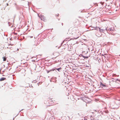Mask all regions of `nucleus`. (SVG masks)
Listing matches in <instances>:
<instances>
[{"label":"nucleus","mask_w":120,"mask_h":120,"mask_svg":"<svg viewBox=\"0 0 120 120\" xmlns=\"http://www.w3.org/2000/svg\"><path fill=\"white\" fill-rule=\"evenodd\" d=\"M39 17L41 18V19L42 20L44 21H46V19L45 17L43 14H41Z\"/></svg>","instance_id":"obj_1"},{"label":"nucleus","mask_w":120,"mask_h":120,"mask_svg":"<svg viewBox=\"0 0 120 120\" xmlns=\"http://www.w3.org/2000/svg\"><path fill=\"white\" fill-rule=\"evenodd\" d=\"M115 82L113 79L110 80L109 81L110 85H112L114 84Z\"/></svg>","instance_id":"obj_2"},{"label":"nucleus","mask_w":120,"mask_h":120,"mask_svg":"<svg viewBox=\"0 0 120 120\" xmlns=\"http://www.w3.org/2000/svg\"><path fill=\"white\" fill-rule=\"evenodd\" d=\"M50 100H51V104H52L54 103V102H55V100L54 99L52 98H49Z\"/></svg>","instance_id":"obj_3"},{"label":"nucleus","mask_w":120,"mask_h":120,"mask_svg":"<svg viewBox=\"0 0 120 120\" xmlns=\"http://www.w3.org/2000/svg\"><path fill=\"white\" fill-rule=\"evenodd\" d=\"M100 31L101 32H103L104 30L103 29H101L100 28H99Z\"/></svg>","instance_id":"obj_4"},{"label":"nucleus","mask_w":120,"mask_h":120,"mask_svg":"<svg viewBox=\"0 0 120 120\" xmlns=\"http://www.w3.org/2000/svg\"><path fill=\"white\" fill-rule=\"evenodd\" d=\"M6 79L4 78H2L0 79V81H2L5 80Z\"/></svg>","instance_id":"obj_5"},{"label":"nucleus","mask_w":120,"mask_h":120,"mask_svg":"<svg viewBox=\"0 0 120 120\" xmlns=\"http://www.w3.org/2000/svg\"><path fill=\"white\" fill-rule=\"evenodd\" d=\"M3 60L4 61H6L7 58L5 57H3Z\"/></svg>","instance_id":"obj_6"},{"label":"nucleus","mask_w":120,"mask_h":120,"mask_svg":"<svg viewBox=\"0 0 120 120\" xmlns=\"http://www.w3.org/2000/svg\"><path fill=\"white\" fill-rule=\"evenodd\" d=\"M108 30H110L111 31H112L113 30L112 29V28H109V29H108Z\"/></svg>","instance_id":"obj_7"},{"label":"nucleus","mask_w":120,"mask_h":120,"mask_svg":"<svg viewBox=\"0 0 120 120\" xmlns=\"http://www.w3.org/2000/svg\"><path fill=\"white\" fill-rule=\"evenodd\" d=\"M100 85L101 86H105L103 84L102 82L101 83Z\"/></svg>","instance_id":"obj_8"},{"label":"nucleus","mask_w":120,"mask_h":120,"mask_svg":"<svg viewBox=\"0 0 120 120\" xmlns=\"http://www.w3.org/2000/svg\"><path fill=\"white\" fill-rule=\"evenodd\" d=\"M61 69V68H56V70H57L59 71H60L59 70H60V69Z\"/></svg>","instance_id":"obj_9"},{"label":"nucleus","mask_w":120,"mask_h":120,"mask_svg":"<svg viewBox=\"0 0 120 120\" xmlns=\"http://www.w3.org/2000/svg\"><path fill=\"white\" fill-rule=\"evenodd\" d=\"M52 71V70H50V71H48V70L47 71V73H49L50 72V71Z\"/></svg>","instance_id":"obj_10"},{"label":"nucleus","mask_w":120,"mask_h":120,"mask_svg":"<svg viewBox=\"0 0 120 120\" xmlns=\"http://www.w3.org/2000/svg\"><path fill=\"white\" fill-rule=\"evenodd\" d=\"M76 30H75V31L74 32V33H75L76 32Z\"/></svg>","instance_id":"obj_11"},{"label":"nucleus","mask_w":120,"mask_h":120,"mask_svg":"<svg viewBox=\"0 0 120 120\" xmlns=\"http://www.w3.org/2000/svg\"><path fill=\"white\" fill-rule=\"evenodd\" d=\"M31 37V38L33 37Z\"/></svg>","instance_id":"obj_12"},{"label":"nucleus","mask_w":120,"mask_h":120,"mask_svg":"<svg viewBox=\"0 0 120 120\" xmlns=\"http://www.w3.org/2000/svg\"><path fill=\"white\" fill-rule=\"evenodd\" d=\"M106 30L107 31V29H106Z\"/></svg>","instance_id":"obj_13"},{"label":"nucleus","mask_w":120,"mask_h":120,"mask_svg":"<svg viewBox=\"0 0 120 120\" xmlns=\"http://www.w3.org/2000/svg\"><path fill=\"white\" fill-rule=\"evenodd\" d=\"M73 34V33H72V34Z\"/></svg>","instance_id":"obj_14"},{"label":"nucleus","mask_w":120,"mask_h":120,"mask_svg":"<svg viewBox=\"0 0 120 120\" xmlns=\"http://www.w3.org/2000/svg\"><path fill=\"white\" fill-rule=\"evenodd\" d=\"M18 50H19L18 49Z\"/></svg>","instance_id":"obj_15"}]
</instances>
